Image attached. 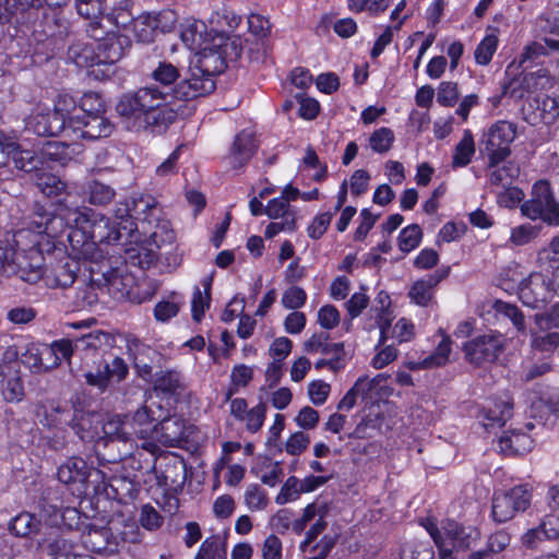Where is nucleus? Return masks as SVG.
I'll return each mask as SVG.
<instances>
[{"mask_svg":"<svg viewBox=\"0 0 559 559\" xmlns=\"http://www.w3.org/2000/svg\"><path fill=\"white\" fill-rule=\"evenodd\" d=\"M394 139L393 131L390 128L382 127L371 133L369 144L373 152L382 154L392 147Z\"/></svg>","mask_w":559,"mask_h":559,"instance_id":"obj_57","label":"nucleus"},{"mask_svg":"<svg viewBox=\"0 0 559 559\" xmlns=\"http://www.w3.org/2000/svg\"><path fill=\"white\" fill-rule=\"evenodd\" d=\"M492 308L497 314L509 319L519 333H526L524 314L518 306L502 300H496Z\"/></svg>","mask_w":559,"mask_h":559,"instance_id":"obj_43","label":"nucleus"},{"mask_svg":"<svg viewBox=\"0 0 559 559\" xmlns=\"http://www.w3.org/2000/svg\"><path fill=\"white\" fill-rule=\"evenodd\" d=\"M134 219H139L142 226L163 211L155 197L146 193H135L131 198Z\"/></svg>","mask_w":559,"mask_h":559,"instance_id":"obj_31","label":"nucleus"},{"mask_svg":"<svg viewBox=\"0 0 559 559\" xmlns=\"http://www.w3.org/2000/svg\"><path fill=\"white\" fill-rule=\"evenodd\" d=\"M525 82L526 91L530 94H534L551 88L555 84V79L546 69H539L536 72L525 74Z\"/></svg>","mask_w":559,"mask_h":559,"instance_id":"obj_50","label":"nucleus"},{"mask_svg":"<svg viewBox=\"0 0 559 559\" xmlns=\"http://www.w3.org/2000/svg\"><path fill=\"white\" fill-rule=\"evenodd\" d=\"M26 127L40 136H53L60 133L66 135L62 119L39 109L27 117Z\"/></svg>","mask_w":559,"mask_h":559,"instance_id":"obj_24","label":"nucleus"},{"mask_svg":"<svg viewBox=\"0 0 559 559\" xmlns=\"http://www.w3.org/2000/svg\"><path fill=\"white\" fill-rule=\"evenodd\" d=\"M253 378V369L247 365H236L231 369L230 372V382L231 388L229 389L227 393V399H230V396L239 389L243 388L249 384V382Z\"/></svg>","mask_w":559,"mask_h":559,"instance_id":"obj_61","label":"nucleus"},{"mask_svg":"<svg viewBox=\"0 0 559 559\" xmlns=\"http://www.w3.org/2000/svg\"><path fill=\"white\" fill-rule=\"evenodd\" d=\"M103 478V472L93 469L80 456H71L67 459L57 472L58 479L64 485H81L84 486L92 475Z\"/></svg>","mask_w":559,"mask_h":559,"instance_id":"obj_17","label":"nucleus"},{"mask_svg":"<svg viewBox=\"0 0 559 559\" xmlns=\"http://www.w3.org/2000/svg\"><path fill=\"white\" fill-rule=\"evenodd\" d=\"M100 23L91 22L90 29L91 37L95 39L98 67L112 66L118 62L126 53L130 46V40L127 36L118 35L115 33L108 34L102 38L99 32Z\"/></svg>","mask_w":559,"mask_h":559,"instance_id":"obj_11","label":"nucleus"},{"mask_svg":"<svg viewBox=\"0 0 559 559\" xmlns=\"http://www.w3.org/2000/svg\"><path fill=\"white\" fill-rule=\"evenodd\" d=\"M450 274V266H442L435 273L416 281L408 292L413 302L426 307L433 298L435 287Z\"/></svg>","mask_w":559,"mask_h":559,"instance_id":"obj_19","label":"nucleus"},{"mask_svg":"<svg viewBox=\"0 0 559 559\" xmlns=\"http://www.w3.org/2000/svg\"><path fill=\"white\" fill-rule=\"evenodd\" d=\"M142 228L157 247L170 243L175 238L170 222L166 218L164 211L159 212L158 216L150 219Z\"/></svg>","mask_w":559,"mask_h":559,"instance_id":"obj_29","label":"nucleus"},{"mask_svg":"<svg viewBox=\"0 0 559 559\" xmlns=\"http://www.w3.org/2000/svg\"><path fill=\"white\" fill-rule=\"evenodd\" d=\"M79 533L59 526H50L36 539V548L41 559H94L79 551Z\"/></svg>","mask_w":559,"mask_h":559,"instance_id":"obj_6","label":"nucleus"},{"mask_svg":"<svg viewBox=\"0 0 559 559\" xmlns=\"http://www.w3.org/2000/svg\"><path fill=\"white\" fill-rule=\"evenodd\" d=\"M242 48L243 41L239 36L216 34L209 44L197 50L192 63L215 78L224 72L228 62L240 57Z\"/></svg>","mask_w":559,"mask_h":559,"instance_id":"obj_5","label":"nucleus"},{"mask_svg":"<svg viewBox=\"0 0 559 559\" xmlns=\"http://www.w3.org/2000/svg\"><path fill=\"white\" fill-rule=\"evenodd\" d=\"M377 384L374 379L368 377H359L354 385L345 393L337 405L338 411H350L355 405L359 395H367Z\"/></svg>","mask_w":559,"mask_h":559,"instance_id":"obj_34","label":"nucleus"},{"mask_svg":"<svg viewBox=\"0 0 559 559\" xmlns=\"http://www.w3.org/2000/svg\"><path fill=\"white\" fill-rule=\"evenodd\" d=\"M59 207L69 229L68 240L79 258L98 261L104 257L98 245L117 243L126 237L115 222L91 207H71L66 199Z\"/></svg>","mask_w":559,"mask_h":559,"instance_id":"obj_3","label":"nucleus"},{"mask_svg":"<svg viewBox=\"0 0 559 559\" xmlns=\"http://www.w3.org/2000/svg\"><path fill=\"white\" fill-rule=\"evenodd\" d=\"M86 200L90 204L104 206L109 204L116 197V191L110 186L98 180L88 181L85 187Z\"/></svg>","mask_w":559,"mask_h":559,"instance_id":"obj_37","label":"nucleus"},{"mask_svg":"<svg viewBox=\"0 0 559 559\" xmlns=\"http://www.w3.org/2000/svg\"><path fill=\"white\" fill-rule=\"evenodd\" d=\"M36 186L43 194L58 197L66 190V183L56 175L41 173L37 175Z\"/></svg>","mask_w":559,"mask_h":559,"instance_id":"obj_51","label":"nucleus"},{"mask_svg":"<svg viewBox=\"0 0 559 559\" xmlns=\"http://www.w3.org/2000/svg\"><path fill=\"white\" fill-rule=\"evenodd\" d=\"M498 37L493 34L485 36L475 49V61L480 66H487L498 48Z\"/></svg>","mask_w":559,"mask_h":559,"instance_id":"obj_54","label":"nucleus"},{"mask_svg":"<svg viewBox=\"0 0 559 559\" xmlns=\"http://www.w3.org/2000/svg\"><path fill=\"white\" fill-rule=\"evenodd\" d=\"M50 526L29 512H21L9 523L10 532L17 537H28L34 534L41 537Z\"/></svg>","mask_w":559,"mask_h":559,"instance_id":"obj_27","label":"nucleus"},{"mask_svg":"<svg viewBox=\"0 0 559 559\" xmlns=\"http://www.w3.org/2000/svg\"><path fill=\"white\" fill-rule=\"evenodd\" d=\"M114 341L112 336L102 330H94L75 340L76 349L91 350L108 346Z\"/></svg>","mask_w":559,"mask_h":559,"instance_id":"obj_47","label":"nucleus"},{"mask_svg":"<svg viewBox=\"0 0 559 559\" xmlns=\"http://www.w3.org/2000/svg\"><path fill=\"white\" fill-rule=\"evenodd\" d=\"M68 148L69 145L64 142H48L38 153L33 148H22L19 143L0 132V168L5 167L12 158L19 170L26 173L38 170L43 167L45 157L63 163L69 157L66 152Z\"/></svg>","mask_w":559,"mask_h":559,"instance_id":"obj_4","label":"nucleus"},{"mask_svg":"<svg viewBox=\"0 0 559 559\" xmlns=\"http://www.w3.org/2000/svg\"><path fill=\"white\" fill-rule=\"evenodd\" d=\"M257 148L258 144L253 132L242 130L235 136L229 153L226 156V162L231 168L238 169L249 162Z\"/></svg>","mask_w":559,"mask_h":559,"instance_id":"obj_18","label":"nucleus"},{"mask_svg":"<svg viewBox=\"0 0 559 559\" xmlns=\"http://www.w3.org/2000/svg\"><path fill=\"white\" fill-rule=\"evenodd\" d=\"M509 66L506 71V76L501 82L502 95H508V97L513 99H522L526 95H528V91H526V82L525 75H513L510 74Z\"/></svg>","mask_w":559,"mask_h":559,"instance_id":"obj_46","label":"nucleus"},{"mask_svg":"<svg viewBox=\"0 0 559 559\" xmlns=\"http://www.w3.org/2000/svg\"><path fill=\"white\" fill-rule=\"evenodd\" d=\"M521 212L532 221L539 219L550 226L559 225V202L545 180L534 183L532 197L521 205Z\"/></svg>","mask_w":559,"mask_h":559,"instance_id":"obj_9","label":"nucleus"},{"mask_svg":"<svg viewBox=\"0 0 559 559\" xmlns=\"http://www.w3.org/2000/svg\"><path fill=\"white\" fill-rule=\"evenodd\" d=\"M491 514L496 522L504 523L513 519L515 513L510 504V499L501 491H496L492 498Z\"/></svg>","mask_w":559,"mask_h":559,"instance_id":"obj_52","label":"nucleus"},{"mask_svg":"<svg viewBox=\"0 0 559 559\" xmlns=\"http://www.w3.org/2000/svg\"><path fill=\"white\" fill-rule=\"evenodd\" d=\"M301 493L302 489L300 488V479L295 476H290L282 486L275 498V502L277 504H286L288 502L296 501Z\"/></svg>","mask_w":559,"mask_h":559,"instance_id":"obj_63","label":"nucleus"},{"mask_svg":"<svg viewBox=\"0 0 559 559\" xmlns=\"http://www.w3.org/2000/svg\"><path fill=\"white\" fill-rule=\"evenodd\" d=\"M148 17H151V13H145L131 22L134 36L141 43H152L157 34L153 21H150Z\"/></svg>","mask_w":559,"mask_h":559,"instance_id":"obj_53","label":"nucleus"},{"mask_svg":"<svg viewBox=\"0 0 559 559\" xmlns=\"http://www.w3.org/2000/svg\"><path fill=\"white\" fill-rule=\"evenodd\" d=\"M370 316L376 320V325L380 330V343L388 341V332L391 322L394 319L393 311L391 310V298L388 293L380 292L373 300L370 308Z\"/></svg>","mask_w":559,"mask_h":559,"instance_id":"obj_25","label":"nucleus"},{"mask_svg":"<svg viewBox=\"0 0 559 559\" xmlns=\"http://www.w3.org/2000/svg\"><path fill=\"white\" fill-rule=\"evenodd\" d=\"M115 223L122 230L126 237H131L136 230L131 199L118 202L114 210Z\"/></svg>","mask_w":559,"mask_h":559,"instance_id":"obj_41","label":"nucleus"},{"mask_svg":"<svg viewBox=\"0 0 559 559\" xmlns=\"http://www.w3.org/2000/svg\"><path fill=\"white\" fill-rule=\"evenodd\" d=\"M105 280L107 290L112 298L117 300L133 298L134 277L131 274L115 270L106 275Z\"/></svg>","mask_w":559,"mask_h":559,"instance_id":"obj_30","label":"nucleus"},{"mask_svg":"<svg viewBox=\"0 0 559 559\" xmlns=\"http://www.w3.org/2000/svg\"><path fill=\"white\" fill-rule=\"evenodd\" d=\"M421 229L418 225L413 224L403 228L399 235V247L403 252H411L417 248L421 240Z\"/></svg>","mask_w":559,"mask_h":559,"instance_id":"obj_60","label":"nucleus"},{"mask_svg":"<svg viewBox=\"0 0 559 559\" xmlns=\"http://www.w3.org/2000/svg\"><path fill=\"white\" fill-rule=\"evenodd\" d=\"M0 390L3 400L8 403H19L25 395L23 380L17 371L3 376Z\"/></svg>","mask_w":559,"mask_h":559,"instance_id":"obj_36","label":"nucleus"},{"mask_svg":"<svg viewBox=\"0 0 559 559\" xmlns=\"http://www.w3.org/2000/svg\"><path fill=\"white\" fill-rule=\"evenodd\" d=\"M503 349L500 334H483L466 342L463 346L466 360L475 366L495 361Z\"/></svg>","mask_w":559,"mask_h":559,"instance_id":"obj_13","label":"nucleus"},{"mask_svg":"<svg viewBox=\"0 0 559 559\" xmlns=\"http://www.w3.org/2000/svg\"><path fill=\"white\" fill-rule=\"evenodd\" d=\"M37 317V310L31 306L12 307L7 312V320L14 325H26Z\"/></svg>","mask_w":559,"mask_h":559,"instance_id":"obj_64","label":"nucleus"},{"mask_svg":"<svg viewBox=\"0 0 559 559\" xmlns=\"http://www.w3.org/2000/svg\"><path fill=\"white\" fill-rule=\"evenodd\" d=\"M153 84L135 92L123 94L116 106L119 116L131 123L132 129L141 130L154 126H167L176 118L174 100L177 98V84L181 78L178 67L163 60L151 71Z\"/></svg>","mask_w":559,"mask_h":559,"instance_id":"obj_2","label":"nucleus"},{"mask_svg":"<svg viewBox=\"0 0 559 559\" xmlns=\"http://www.w3.org/2000/svg\"><path fill=\"white\" fill-rule=\"evenodd\" d=\"M512 411L513 401L508 394L491 400L481 412V424L485 429L502 427L511 418Z\"/></svg>","mask_w":559,"mask_h":559,"instance_id":"obj_21","label":"nucleus"},{"mask_svg":"<svg viewBox=\"0 0 559 559\" xmlns=\"http://www.w3.org/2000/svg\"><path fill=\"white\" fill-rule=\"evenodd\" d=\"M559 411V389H548L537 400H532L531 414L543 418L549 413Z\"/></svg>","mask_w":559,"mask_h":559,"instance_id":"obj_38","label":"nucleus"},{"mask_svg":"<svg viewBox=\"0 0 559 559\" xmlns=\"http://www.w3.org/2000/svg\"><path fill=\"white\" fill-rule=\"evenodd\" d=\"M241 17L234 11L227 8H222L212 12L209 19V24L213 35H227L226 32L235 29L239 25Z\"/></svg>","mask_w":559,"mask_h":559,"instance_id":"obj_33","label":"nucleus"},{"mask_svg":"<svg viewBox=\"0 0 559 559\" xmlns=\"http://www.w3.org/2000/svg\"><path fill=\"white\" fill-rule=\"evenodd\" d=\"M114 525L110 526H91L81 535L84 547L94 552L116 551L114 547ZM80 538V535H79Z\"/></svg>","mask_w":559,"mask_h":559,"instance_id":"obj_23","label":"nucleus"},{"mask_svg":"<svg viewBox=\"0 0 559 559\" xmlns=\"http://www.w3.org/2000/svg\"><path fill=\"white\" fill-rule=\"evenodd\" d=\"M67 59L79 68L98 67L95 39L92 38L90 40H78L73 43L68 48Z\"/></svg>","mask_w":559,"mask_h":559,"instance_id":"obj_26","label":"nucleus"},{"mask_svg":"<svg viewBox=\"0 0 559 559\" xmlns=\"http://www.w3.org/2000/svg\"><path fill=\"white\" fill-rule=\"evenodd\" d=\"M79 263L69 257L50 263L45 270L41 269V277L48 288L66 289L72 286L79 272Z\"/></svg>","mask_w":559,"mask_h":559,"instance_id":"obj_15","label":"nucleus"},{"mask_svg":"<svg viewBox=\"0 0 559 559\" xmlns=\"http://www.w3.org/2000/svg\"><path fill=\"white\" fill-rule=\"evenodd\" d=\"M533 447V439L525 432L510 430L503 432L498 439V449L504 455H520L528 452Z\"/></svg>","mask_w":559,"mask_h":559,"instance_id":"obj_28","label":"nucleus"},{"mask_svg":"<svg viewBox=\"0 0 559 559\" xmlns=\"http://www.w3.org/2000/svg\"><path fill=\"white\" fill-rule=\"evenodd\" d=\"M213 37L204 21L189 17L180 24V38L190 50H199L210 43Z\"/></svg>","mask_w":559,"mask_h":559,"instance_id":"obj_22","label":"nucleus"},{"mask_svg":"<svg viewBox=\"0 0 559 559\" xmlns=\"http://www.w3.org/2000/svg\"><path fill=\"white\" fill-rule=\"evenodd\" d=\"M426 528L442 558L449 557L453 549H471L480 538V532L477 527L463 526L455 521H447L441 528L430 523Z\"/></svg>","mask_w":559,"mask_h":559,"instance_id":"obj_8","label":"nucleus"},{"mask_svg":"<svg viewBox=\"0 0 559 559\" xmlns=\"http://www.w3.org/2000/svg\"><path fill=\"white\" fill-rule=\"evenodd\" d=\"M167 415V408L158 395L150 394L143 405L133 415H127L128 426L132 441L142 439L145 442L143 448L152 451L155 445L150 441L156 433L158 420Z\"/></svg>","mask_w":559,"mask_h":559,"instance_id":"obj_7","label":"nucleus"},{"mask_svg":"<svg viewBox=\"0 0 559 559\" xmlns=\"http://www.w3.org/2000/svg\"><path fill=\"white\" fill-rule=\"evenodd\" d=\"M104 1L105 0H76L78 13L85 19L92 20V22H98L97 19L99 17L105 20Z\"/></svg>","mask_w":559,"mask_h":559,"instance_id":"obj_62","label":"nucleus"},{"mask_svg":"<svg viewBox=\"0 0 559 559\" xmlns=\"http://www.w3.org/2000/svg\"><path fill=\"white\" fill-rule=\"evenodd\" d=\"M41 347L43 343H28L21 352V361L24 366L28 367L33 372L43 371L41 362Z\"/></svg>","mask_w":559,"mask_h":559,"instance_id":"obj_55","label":"nucleus"},{"mask_svg":"<svg viewBox=\"0 0 559 559\" xmlns=\"http://www.w3.org/2000/svg\"><path fill=\"white\" fill-rule=\"evenodd\" d=\"M326 513L328 508L324 503L312 502L307 504L302 510L301 516L295 519L293 523V531L300 535L312 520L316 518L319 519L321 515L325 518Z\"/></svg>","mask_w":559,"mask_h":559,"instance_id":"obj_48","label":"nucleus"},{"mask_svg":"<svg viewBox=\"0 0 559 559\" xmlns=\"http://www.w3.org/2000/svg\"><path fill=\"white\" fill-rule=\"evenodd\" d=\"M216 87L215 78L191 63L188 74L177 84L176 100H192L210 95Z\"/></svg>","mask_w":559,"mask_h":559,"instance_id":"obj_14","label":"nucleus"},{"mask_svg":"<svg viewBox=\"0 0 559 559\" xmlns=\"http://www.w3.org/2000/svg\"><path fill=\"white\" fill-rule=\"evenodd\" d=\"M104 436L110 441H132L127 416L123 418L119 415L111 416L103 425Z\"/></svg>","mask_w":559,"mask_h":559,"instance_id":"obj_39","label":"nucleus"},{"mask_svg":"<svg viewBox=\"0 0 559 559\" xmlns=\"http://www.w3.org/2000/svg\"><path fill=\"white\" fill-rule=\"evenodd\" d=\"M53 115L60 120L62 119L66 130L69 129L70 120L74 117H80L74 97L67 93L59 94L55 102Z\"/></svg>","mask_w":559,"mask_h":559,"instance_id":"obj_42","label":"nucleus"},{"mask_svg":"<svg viewBox=\"0 0 559 559\" xmlns=\"http://www.w3.org/2000/svg\"><path fill=\"white\" fill-rule=\"evenodd\" d=\"M182 376L176 370L162 371L155 379L154 388L162 392L175 393L181 388Z\"/></svg>","mask_w":559,"mask_h":559,"instance_id":"obj_58","label":"nucleus"},{"mask_svg":"<svg viewBox=\"0 0 559 559\" xmlns=\"http://www.w3.org/2000/svg\"><path fill=\"white\" fill-rule=\"evenodd\" d=\"M186 438L185 420L177 416L170 417L167 413L164 418L158 420L153 440L165 447H178Z\"/></svg>","mask_w":559,"mask_h":559,"instance_id":"obj_20","label":"nucleus"},{"mask_svg":"<svg viewBox=\"0 0 559 559\" xmlns=\"http://www.w3.org/2000/svg\"><path fill=\"white\" fill-rule=\"evenodd\" d=\"M531 346L540 352H552L559 346L558 332L531 331Z\"/></svg>","mask_w":559,"mask_h":559,"instance_id":"obj_59","label":"nucleus"},{"mask_svg":"<svg viewBox=\"0 0 559 559\" xmlns=\"http://www.w3.org/2000/svg\"><path fill=\"white\" fill-rule=\"evenodd\" d=\"M114 525V547L116 550L124 543L135 544L140 542V531L134 522L110 521Z\"/></svg>","mask_w":559,"mask_h":559,"instance_id":"obj_40","label":"nucleus"},{"mask_svg":"<svg viewBox=\"0 0 559 559\" xmlns=\"http://www.w3.org/2000/svg\"><path fill=\"white\" fill-rule=\"evenodd\" d=\"M67 231V222L61 217L59 203L52 212L37 210L7 238L11 254L10 272L24 282L34 284L41 277L44 254L56 247V239Z\"/></svg>","mask_w":559,"mask_h":559,"instance_id":"obj_1","label":"nucleus"},{"mask_svg":"<svg viewBox=\"0 0 559 559\" xmlns=\"http://www.w3.org/2000/svg\"><path fill=\"white\" fill-rule=\"evenodd\" d=\"M502 495H507L513 512H524L532 501V488L528 485H516L509 490H500Z\"/></svg>","mask_w":559,"mask_h":559,"instance_id":"obj_45","label":"nucleus"},{"mask_svg":"<svg viewBox=\"0 0 559 559\" xmlns=\"http://www.w3.org/2000/svg\"><path fill=\"white\" fill-rule=\"evenodd\" d=\"M475 154V141L471 130L465 129L462 139L454 147L452 167L461 168L467 166Z\"/></svg>","mask_w":559,"mask_h":559,"instance_id":"obj_35","label":"nucleus"},{"mask_svg":"<svg viewBox=\"0 0 559 559\" xmlns=\"http://www.w3.org/2000/svg\"><path fill=\"white\" fill-rule=\"evenodd\" d=\"M114 130L112 123L103 115L74 117L70 120L66 138L72 142L79 140L94 141L107 138Z\"/></svg>","mask_w":559,"mask_h":559,"instance_id":"obj_12","label":"nucleus"},{"mask_svg":"<svg viewBox=\"0 0 559 559\" xmlns=\"http://www.w3.org/2000/svg\"><path fill=\"white\" fill-rule=\"evenodd\" d=\"M105 105L99 94L87 92L83 94L79 105V114L81 117L103 115Z\"/></svg>","mask_w":559,"mask_h":559,"instance_id":"obj_56","label":"nucleus"},{"mask_svg":"<svg viewBox=\"0 0 559 559\" xmlns=\"http://www.w3.org/2000/svg\"><path fill=\"white\" fill-rule=\"evenodd\" d=\"M502 495H507L513 512H524L532 501V488L528 485H516L509 490H500Z\"/></svg>","mask_w":559,"mask_h":559,"instance_id":"obj_44","label":"nucleus"},{"mask_svg":"<svg viewBox=\"0 0 559 559\" xmlns=\"http://www.w3.org/2000/svg\"><path fill=\"white\" fill-rule=\"evenodd\" d=\"M552 296L547 276L542 273H532L519 288L520 300L532 309L544 307Z\"/></svg>","mask_w":559,"mask_h":559,"instance_id":"obj_16","label":"nucleus"},{"mask_svg":"<svg viewBox=\"0 0 559 559\" xmlns=\"http://www.w3.org/2000/svg\"><path fill=\"white\" fill-rule=\"evenodd\" d=\"M510 542L511 537L507 532L498 531L488 537L484 548L472 551L467 559H497Z\"/></svg>","mask_w":559,"mask_h":559,"instance_id":"obj_32","label":"nucleus"},{"mask_svg":"<svg viewBox=\"0 0 559 559\" xmlns=\"http://www.w3.org/2000/svg\"><path fill=\"white\" fill-rule=\"evenodd\" d=\"M132 0H119L117 5L106 14L105 20L117 27L126 28L134 20L131 13Z\"/></svg>","mask_w":559,"mask_h":559,"instance_id":"obj_49","label":"nucleus"},{"mask_svg":"<svg viewBox=\"0 0 559 559\" xmlns=\"http://www.w3.org/2000/svg\"><path fill=\"white\" fill-rule=\"evenodd\" d=\"M516 136V126L510 121L499 120L484 132L480 140L488 157L489 167H496L511 154V143Z\"/></svg>","mask_w":559,"mask_h":559,"instance_id":"obj_10","label":"nucleus"}]
</instances>
